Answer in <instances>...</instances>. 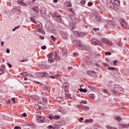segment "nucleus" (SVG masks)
<instances>
[{
	"mask_svg": "<svg viewBox=\"0 0 129 129\" xmlns=\"http://www.w3.org/2000/svg\"><path fill=\"white\" fill-rule=\"evenodd\" d=\"M59 51H55L54 52H50L47 57L49 58L48 62L49 63H52L55 61H60V56L58 55Z\"/></svg>",
	"mask_w": 129,
	"mask_h": 129,
	"instance_id": "nucleus-1",
	"label": "nucleus"
},
{
	"mask_svg": "<svg viewBox=\"0 0 129 129\" xmlns=\"http://www.w3.org/2000/svg\"><path fill=\"white\" fill-rule=\"evenodd\" d=\"M50 16L54 19V20L58 22V23H61L62 22V18L61 17V16L59 15V13L57 12H54V13H50Z\"/></svg>",
	"mask_w": 129,
	"mask_h": 129,
	"instance_id": "nucleus-2",
	"label": "nucleus"
},
{
	"mask_svg": "<svg viewBox=\"0 0 129 129\" xmlns=\"http://www.w3.org/2000/svg\"><path fill=\"white\" fill-rule=\"evenodd\" d=\"M75 43H76V45L77 48H78V49H79V50H87V46L82 45V44L79 42V41L76 40L75 41Z\"/></svg>",
	"mask_w": 129,
	"mask_h": 129,
	"instance_id": "nucleus-3",
	"label": "nucleus"
},
{
	"mask_svg": "<svg viewBox=\"0 0 129 129\" xmlns=\"http://www.w3.org/2000/svg\"><path fill=\"white\" fill-rule=\"evenodd\" d=\"M120 24L122 27H123V28H126L127 26V23H126V21L124 20L123 19H121L119 20Z\"/></svg>",
	"mask_w": 129,
	"mask_h": 129,
	"instance_id": "nucleus-4",
	"label": "nucleus"
},
{
	"mask_svg": "<svg viewBox=\"0 0 129 129\" xmlns=\"http://www.w3.org/2000/svg\"><path fill=\"white\" fill-rule=\"evenodd\" d=\"M38 29L36 30L37 32H38V33H41V34H45V31L43 30V24L42 23L41 24H39L37 26Z\"/></svg>",
	"mask_w": 129,
	"mask_h": 129,
	"instance_id": "nucleus-5",
	"label": "nucleus"
},
{
	"mask_svg": "<svg viewBox=\"0 0 129 129\" xmlns=\"http://www.w3.org/2000/svg\"><path fill=\"white\" fill-rule=\"evenodd\" d=\"M92 43L93 44V45H95V46H100L101 45V41L97 40L95 39H92Z\"/></svg>",
	"mask_w": 129,
	"mask_h": 129,
	"instance_id": "nucleus-6",
	"label": "nucleus"
},
{
	"mask_svg": "<svg viewBox=\"0 0 129 129\" xmlns=\"http://www.w3.org/2000/svg\"><path fill=\"white\" fill-rule=\"evenodd\" d=\"M37 121H39V122L43 123V122H46V119H45V117L44 116H39L37 118Z\"/></svg>",
	"mask_w": 129,
	"mask_h": 129,
	"instance_id": "nucleus-7",
	"label": "nucleus"
},
{
	"mask_svg": "<svg viewBox=\"0 0 129 129\" xmlns=\"http://www.w3.org/2000/svg\"><path fill=\"white\" fill-rule=\"evenodd\" d=\"M120 87V86L118 85L115 86L114 88L111 90L112 92H113V93H117L118 92Z\"/></svg>",
	"mask_w": 129,
	"mask_h": 129,
	"instance_id": "nucleus-8",
	"label": "nucleus"
},
{
	"mask_svg": "<svg viewBox=\"0 0 129 129\" xmlns=\"http://www.w3.org/2000/svg\"><path fill=\"white\" fill-rule=\"evenodd\" d=\"M64 6L66 8H68L70 11H71L72 8H71V3L69 2H66L64 3Z\"/></svg>",
	"mask_w": 129,
	"mask_h": 129,
	"instance_id": "nucleus-9",
	"label": "nucleus"
},
{
	"mask_svg": "<svg viewBox=\"0 0 129 129\" xmlns=\"http://www.w3.org/2000/svg\"><path fill=\"white\" fill-rule=\"evenodd\" d=\"M84 86L82 85L80 86V89H79L78 90L80 91V92H84V93H86L87 92V90L86 89H82Z\"/></svg>",
	"mask_w": 129,
	"mask_h": 129,
	"instance_id": "nucleus-10",
	"label": "nucleus"
},
{
	"mask_svg": "<svg viewBox=\"0 0 129 129\" xmlns=\"http://www.w3.org/2000/svg\"><path fill=\"white\" fill-rule=\"evenodd\" d=\"M74 35H75V36H77V37L82 36V35H83V37H84V36H85V34L84 33H81V34H80L77 31H75L74 32Z\"/></svg>",
	"mask_w": 129,
	"mask_h": 129,
	"instance_id": "nucleus-11",
	"label": "nucleus"
},
{
	"mask_svg": "<svg viewBox=\"0 0 129 129\" xmlns=\"http://www.w3.org/2000/svg\"><path fill=\"white\" fill-rule=\"evenodd\" d=\"M40 14L43 16V15H46V8H42L40 10Z\"/></svg>",
	"mask_w": 129,
	"mask_h": 129,
	"instance_id": "nucleus-12",
	"label": "nucleus"
},
{
	"mask_svg": "<svg viewBox=\"0 0 129 129\" xmlns=\"http://www.w3.org/2000/svg\"><path fill=\"white\" fill-rule=\"evenodd\" d=\"M17 3L19 4V5H20V6H23V7H27V6H28V5L22 1H17Z\"/></svg>",
	"mask_w": 129,
	"mask_h": 129,
	"instance_id": "nucleus-13",
	"label": "nucleus"
},
{
	"mask_svg": "<svg viewBox=\"0 0 129 129\" xmlns=\"http://www.w3.org/2000/svg\"><path fill=\"white\" fill-rule=\"evenodd\" d=\"M56 100L58 101V102H62V101H64V98L58 97L56 98Z\"/></svg>",
	"mask_w": 129,
	"mask_h": 129,
	"instance_id": "nucleus-14",
	"label": "nucleus"
},
{
	"mask_svg": "<svg viewBox=\"0 0 129 129\" xmlns=\"http://www.w3.org/2000/svg\"><path fill=\"white\" fill-rule=\"evenodd\" d=\"M108 24L109 26H110L111 27V28H113V25H114V23L112 21L109 20L108 21Z\"/></svg>",
	"mask_w": 129,
	"mask_h": 129,
	"instance_id": "nucleus-15",
	"label": "nucleus"
},
{
	"mask_svg": "<svg viewBox=\"0 0 129 129\" xmlns=\"http://www.w3.org/2000/svg\"><path fill=\"white\" fill-rule=\"evenodd\" d=\"M36 76L37 77H43V72H37L36 73Z\"/></svg>",
	"mask_w": 129,
	"mask_h": 129,
	"instance_id": "nucleus-16",
	"label": "nucleus"
},
{
	"mask_svg": "<svg viewBox=\"0 0 129 129\" xmlns=\"http://www.w3.org/2000/svg\"><path fill=\"white\" fill-rule=\"evenodd\" d=\"M114 3L117 7H119V6H120V1H119V0H115L114 1Z\"/></svg>",
	"mask_w": 129,
	"mask_h": 129,
	"instance_id": "nucleus-17",
	"label": "nucleus"
},
{
	"mask_svg": "<svg viewBox=\"0 0 129 129\" xmlns=\"http://www.w3.org/2000/svg\"><path fill=\"white\" fill-rule=\"evenodd\" d=\"M34 108L35 109H36V110H39V109H42V108L41 107V106L38 104H35L34 105Z\"/></svg>",
	"mask_w": 129,
	"mask_h": 129,
	"instance_id": "nucleus-18",
	"label": "nucleus"
},
{
	"mask_svg": "<svg viewBox=\"0 0 129 129\" xmlns=\"http://www.w3.org/2000/svg\"><path fill=\"white\" fill-rule=\"evenodd\" d=\"M42 77H46V78H49L50 76L48 74V73L46 72H42Z\"/></svg>",
	"mask_w": 129,
	"mask_h": 129,
	"instance_id": "nucleus-19",
	"label": "nucleus"
},
{
	"mask_svg": "<svg viewBox=\"0 0 129 129\" xmlns=\"http://www.w3.org/2000/svg\"><path fill=\"white\" fill-rule=\"evenodd\" d=\"M14 10H15V12H19V13H21V12H22L21 11V7H16Z\"/></svg>",
	"mask_w": 129,
	"mask_h": 129,
	"instance_id": "nucleus-20",
	"label": "nucleus"
},
{
	"mask_svg": "<svg viewBox=\"0 0 129 129\" xmlns=\"http://www.w3.org/2000/svg\"><path fill=\"white\" fill-rule=\"evenodd\" d=\"M41 67L42 69H49V67L46 64H41Z\"/></svg>",
	"mask_w": 129,
	"mask_h": 129,
	"instance_id": "nucleus-21",
	"label": "nucleus"
},
{
	"mask_svg": "<svg viewBox=\"0 0 129 129\" xmlns=\"http://www.w3.org/2000/svg\"><path fill=\"white\" fill-rule=\"evenodd\" d=\"M123 93V89H122L121 86H120L117 93Z\"/></svg>",
	"mask_w": 129,
	"mask_h": 129,
	"instance_id": "nucleus-22",
	"label": "nucleus"
},
{
	"mask_svg": "<svg viewBox=\"0 0 129 129\" xmlns=\"http://www.w3.org/2000/svg\"><path fill=\"white\" fill-rule=\"evenodd\" d=\"M115 119L116 120H117V121H118V122H120V121H121V118H120V117H119L118 116H115Z\"/></svg>",
	"mask_w": 129,
	"mask_h": 129,
	"instance_id": "nucleus-23",
	"label": "nucleus"
},
{
	"mask_svg": "<svg viewBox=\"0 0 129 129\" xmlns=\"http://www.w3.org/2000/svg\"><path fill=\"white\" fill-rule=\"evenodd\" d=\"M96 21L98 23H99V22H101V17L100 16H97L96 18Z\"/></svg>",
	"mask_w": 129,
	"mask_h": 129,
	"instance_id": "nucleus-24",
	"label": "nucleus"
},
{
	"mask_svg": "<svg viewBox=\"0 0 129 129\" xmlns=\"http://www.w3.org/2000/svg\"><path fill=\"white\" fill-rule=\"evenodd\" d=\"M101 41L104 44H107L108 40L106 39V38H103L101 39Z\"/></svg>",
	"mask_w": 129,
	"mask_h": 129,
	"instance_id": "nucleus-25",
	"label": "nucleus"
},
{
	"mask_svg": "<svg viewBox=\"0 0 129 129\" xmlns=\"http://www.w3.org/2000/svg\"><path fill=\"white\" fill-rule=\"evenodd\" d=\"M110 4L112 5V6H110L109 5H108V7L111 10H113V9H114V7H113V2H112V1H111Z\"/></svg>",
	"mask_w": 129,
	"mask_h": 129,
	"instance_id": "nucleus-26",
	"label": "nucleus"
},
{
	"mask_svg": "<svg viewBox=\"0 0 129 129\" xmlns=\"http://www.w3.org/2000/svg\"><path fill=\"white\" fill-rule=\"evenodd\" d=\"M85 122H90L91 123L93 122V119H86L85 121Z\"/></svg>",
	"mask_w": 129,
	"mask_h": 129,
	"instance_id": "nucleus-27",
	"label": "nucleus"
},
{
	"mask_svg": "<svg viewBox=\"0 0 129 129\" xmlns=\"http://www.w3.org/2000/svg\"><path fill=\"white\" fill-rule=\"evenodd\" d=\"M82 109H83V110H86V111H88V110H89V107L83 105V108Z\"/></svg>",
	"mask_w": 129,
	"mask_h": 129,
	"instance_id": "nucleus-28",
	"label": "nucleus"
},
{
	"mask_svg": "<svg viewBox=\"0 0 129 129\" xmlns=\"http://www.w3.org/2000/svg\"><path fill=\"white\" fill-rule=\"evenodd\" d=\"M62 86L63 88H68L69 87V84L68 83H64Z\"/></svg>",
	"mask_w": 129,
	"mask_h": 129,
	"instance_id": "nucleus-29",
	"label": "nucleus"
},
{
	"mask_svg": "<svg viewBox=\"0 0 129 129\" xmlns=\"http://www.w3.org/2000/svg\"><path fill=\"white\" fill-rule=\"evenodd\" d=\"M59 110L60 112H61V113H65V111H64V110L63 109V108L62 107H59Z\"/></svg>",
	"mask_w": 129,
	"mask_h": 129,
	"instance_id": "nucleus-30",
	"label": "nucleus"
},
{
	"mask_svg": "<svg viewBox=\"0 0 129 129\" xmlns=\"http://www.w3.org/2000/svg\"><path fill=\"white\" fill-rule=\"evenodd\" d=\"M89 97H90V98H93V99H94V98H95V96H94L93 94H89Z\"/></svg>",
	"mask_w": 129,
	"mask_h": 129,
	"instance_id": "nucleus-31",
	"label": "nucleus"
},
{
	"mask_svg": "<svg viewBox=\"0 0 129 129\" xmlns=\"http://www.w3.org/2000/svg\"><path fill=\"white\" fill-rule=\"evenodd\" d=\"M48 118H50V119L52 120L53 119V114H49L48 115H47Z\"/></svg>",
	"mask_w": 129,
	"mask_h": 129,
	"instance_id": "nucleus-32",
	"label": "nucleus"
},
{
	"mask_svg": "<svg viewBox=\"0 0 129 129\" xmlns=\"http://www.w3.org/2000/svg\"><path fill=\"white\" fill-rule=\"evenodd\" d=\"M93 71H89L87 72V75H90V76H92Z\"/></svg>",
	"mask_w": 129,
	"mask_h": 129,
	"instance_id": "nucleus-33",
	"label": "nucleus"
},
{
	"mask_svg": "<svg viewBox=\"0 0 129 129\" xmlns=\"http://www.w3.org/2000/svg\"><path fill=\"white\" fill-rule=\"evenodd\" d=\"M62 37L63 38H64L65 39L67 38V37H68V35L67 33H62Z\"/></svg>",
	"mask_w": 129,
	"mask_h": 129,
	"instance_id": "nucleus-34",
	"label": "nucleus"
},
{
	"mask_svg": "<svg viewBox=\"0 0 129 129\" xmlns=\"http://www.w3.org/2000/svg\"><path fill=\"white\" fill-rule=\"evenodd\" d=\"M21 75H22V76H24L26 77V76H28V73H27L26 72H22L21 73Z\"/></svg>",
	"mask_w": 129,
	"mask_h": 129,
	"instance_id": "nucleus-35",
	"label": "nucleus"
},
{
	"mask_svg": "<svg viewBox=\"0 0 129 129\" xmlns=\"http://www.w3.org/2000/svg\"><path fill=\"white\" fill-rule=\"evenodd\" d=\"M97 75V74L96 73V72L93 71V74L92 75V76L93 77H96Z\"/></svg>",
	"mask_w": 129,
	"mask_h": 129,
	"instance_id": "nucleus-36",
	"label": "nucleus"
},
{
	"mask_svg": "<svg viewBox=\"0 0 129 129\" xmlns=\"http://www.w3.org/2000/svg\"><path fill=\"white\" fill-rule=\"evenodd\" d=\"M50 38H51V40H52V41H53V42H55V41H56V37H54V36L51 35V36H50Z\"/></svg>",
	"mask_w": 129,
	"mask_h": 129,
	"instance_id": "nucleus-37",
	"label": "nucleus"
},
{
	"mask_svg": "<svg viewBox=\"0 0 129 129\" xmlns=\"http://www.w3.org/2000/svg\"><path fill=\"white\" fill-rule=\"evenodd\" d=\"M30 20L32 22V23H36V19H35V18H34V17H31Z\"/></svg>",
	"mask_w": 129,
	"mask_h": 129,
	"instance_id": "nucleus-38",
	"label": "nucleus"
},
{
	"mask_svg": "<svg viewBox=\"0 0 129 129\" xmlns=\"http://www.w3.org/2000/svg\"><path fill=\"white\" fill-rule=\"evenodd\" d=\"M18 29H20V26H16L13 29V32H15L16 31V30H18Z\"/></svg>",
	"mask_w": 129,
	"mask_h": 129,
	"instance_id": "nucleus-39",
	"label": "nucleus"
},
{
	"mask_svg": "<svg viewBox=\"0 0 129 129\" xmlns=\"http://www.w3.org/2000/svg\"><path fill=\"white\" fill-rule=\"evenodd\" d=\"M5 72V69L0 68V74H3Z\"/></svg>",
	"mask_w": 129,
	"mask_h": 129,
	"instance_id": "nucleus-40",
	"label": "nucleus"
},
{
	"mask_svg": "<svg viewBox=\"0 0 129 129\" xmlns=\"http://www.w3.org/2000/svg\"><path fill=\"white\" fill-rule=\"evenodd\" d=\"M107 44L108 45H109V46H112V42H111V41H110V40H108Z\"/></svg>",
	"mask_w": 129,
	"mask_h": 129,
	"instance_id": "nucleus-41",
	"label": "nucleus"
},
{
	"mask_svg": "<svg viewBox=\"0 0 129 129\" xmlns=\"http://www.w3.org/2000/svg\"><path fill=\"white\" fill-rule=\"evenodd\" d=\"M80 104H87V101H82L81 102H80Z\"/></svg>",
	"mask_w": 129,
	"mask_h": 129,
	"instance_id": "nucleus-42",
	"label": "nucleus"
},
{
	"mask_svg": "<svg viewBox=\"0 0 129 129\" xmlns=\"http://www.w3.org/2000/svg\"><path fill=\"white\" fill-rule=\"evenodd\" d=\"M33 98H34V99H39V96H36V95H33L32 96Z\"/></svg>",
	"mask_w": 129,
	"mask_h": 129,
	"instance_id": "nucleus-43",
	"label": "nucleus"
},
{
	"mask_svg": "<svg viewBox=\"0 0 129 129\" xmlns=\"http://www.w3.org/2000/svg\"><path fill=\"white\" fill-rule=\"evenodd\" d=\"M43 101L44 103H48V100H47L46 99V98H44L43 99Z\"/></svg>",
	"mask_w": 129,
	"mask_h": 129,
	"instance_id": "nucleus-44",
	"label": "nucleus"
},
{
	"mask_svg": "<svg viewBox=\"0 0 129 129\" xmlns=\"http://www.w3.org/2000/svg\"><path fill=\"white\" fill-rule=\"evenodd\" d=\"M77 107L78 108H81V109H83V105H78Z\"/></svg>",
	"mask_w": 129,
	"mask_h": 129,
	"instance_id": "nucleus-45",
	"label": "nucleus"
},
{
	"mask_svg": "<svg viewBox=\"0 0 129 129\" xmlns=\"http://www.w3.org/2000/svg\"><path fill=\"white\" fill-rule=\"evenodd\" d=\"M53 118L54 119H60V116H54V117H53Z\"/></svg>",
	"mask_w": 129,
	"mask_h": 129,
	"instance_id": "nucleus-46",
	"label": "nucleus"
},
{
	"mask_svg": "<svg viewBox=\"0 0 129 129\" xmlns=\"http://www.w3.org/2000/svg\"><path fill=\"white\" fill-rule=\"evenodd\" d=\"M65 95L67 97H69V98H70L71 99H72V97H71L70 96V95H69V94H67V93H66L65 94Z\"/></svg>",
	"mask_w": 129,
	"mask_h": 129,
	"instance_id": "nucleus-47",
	"label": "nucleus"
},
{
	"mask_svg": "<svg viewBox=\"0 0 129 129\" xmlns=\"http://www.w3.org/2000/svg\"><path fill=\"white\" fill-rule=\"evenodd\" d=\"M12 102V100H7L6 101V103H8V104H10Z\"/></svg>",
	"mask_w": 129,
	"mask_h": 129,
	"instance_id": "nucleus-48",
	"label": "nucleus"
},
{
	"mask_svg": "<svg viewBox=\"0 0 129 129\" xmlns=\"http://www.w3.org/2000/svg\"><path fill=\"white\" fill-rule=\"evenodd\" d=\"M105 54L106 56H107L108 55H111V52H106Z\"/></svg>",
	"mask_w": 129,
	"mask_h": 129,
	"instance_id": "nucleus-49",
	"label": "nucleus"
},
{
	"mask_svg": "<svg viewBox=\"0 0 129 129\" xmlns=\"http://www.w3.org/2000/svg\"><path fill=\"white\" fill-rule=\"evenodd\" d=\"M21 116H24V117H26L27 116V113H24L23 114H21Z\"/></svg>",
	"mask_w": 129,
	"mask_h": 129,
	"instance_id": "nucleus-50",
	"label": "nucleus"
},
{
	"mask_svg": "<svg viewBox=\"0 0 129 129\" xmlns=\"http://www.w3.org/2000/svg\"><path fill=\"white\" fill-rule=\"evenodd\" d=\"M7 65L8 66V67H9V68H12V67H13V66L12 65V64L10 63H8Z\"/></svg>",
	"mask_w": 129,
	"mask_h": 129,
	"instance_id": "nucleus-51",
	"label": "nucleus"
},
{
	"mask_svg": "<svg viewBox=\"0 0 129 129\" xmlns=\"http://www.w3.org/2000/svg\"><path fill=\"white\" fill-rule=\"evenodd\" d=\"M109 70H115V68H112V67H109L108 68Z\"/></svg>",
	"mask_w": 129,
	"mask_h": 129,
	"instance_id": "nucleus-52",
	"label": "nucleus"
},
{
	"mask_svg": "<svg viewBox=\"0 0 129 129\" xmlns=\"http://www.w3.org/2000/svg\"><path fill=\"white\" fill-rule=\"evenodd\" d=\"M50 78H51L52 79H56V78H57V77L55 76H51L50 77Z\"/></svg>",
	"mask_w": 129,
	"mask_h": 129,
	"instance_id": "nucleus-53",
	"label": "nucleus"
},
{
	"mask_svg": "<svg viewBox=\"0 0 129 129\" xmlns=\"http://www.w3.org/2000/svg\"><path fill=\"white\" fill-rule=\"evenodd\" d=\"M92 5H93V4H92V2H89V3H88V6L89 7H91V6H92Z\"/></svg>",
	"mask_w": 129,
	"mask_h": 129,
	"instance_id": "nucleus-54",
	"label": "nucleus"
},
{
	"mask_svg": "<svg viewBox=\"0 0 129 129\" xmlns=\"http://www.w3.org/2000/svg\"><path fill=\"white\" fill-rule=\"evenodd\" d=\"M46 48H47V47H46V46H45V45L41 46V49L42 50H45Z\"/></svg>",
	"mask_w": 129,
	"mask_h": 129,
	"instance_id": "nucleus-55",
	"label": "nucleus"
},
{
	"mask_svg": "<svg viewBox=\"0 0 129 129\" xmlns=\"http://www.w3.org/2000/svg\"><path fill=\"white\" fill-rule=\"evenodd\" d=\"M21 126H16L14 127V129H21Z\"/></svg>",
	"mask_w": 129,
	"mask_h": 129,
	"instance_id": "nucleus-56",
	"label": "nucleus"
},
{
	"mask_svg": "<svg viewBox=\"0 0 129 129\" xmlns=\"http://www.w3.org/2000/svg\"><path fill=\"white\" fill-rule=\"evenodd\" d=\"M74 24H70L71 29H74Z\"/></svg>",
	"mask_w": 129,
	"mask_h": 129,
	"instance_id": "nucleus-57",
	"label": "nucleus"
},
{
	"mask_svg": "<svg viewBox=\"0 0 129 129\" xmlns=\"http://www.w3.org/2000/svg\"><path fill=\"white\" fill-rule=\"evenodd\" d=\"M43 90H44V91H46V90H48V87H44L43 88Z\"/></svg>",
	"mask_w": 129,
	"mask_h": 129,
	"instance_id": "nucleus-58",
	"label": "nucleus"
},
{
	"mask_svg": "<svg viewBox=\"0 0 129 129\" xmlns=\"http://www.w3.org/2000/svg\"><path fill=\"white\" fill-rule=\"evenodd\" d=\"M72 69H73V68H72V67H69V68H68V70L69 72V71H70L71 70H72Z\"/></svg>",
	"mask_w": 129,
	"mask_h": 129,
	"instance_id": "nucleus-59",
	"label": "nucleus"
},
{
	"mask_svg": "<svg viewBox=\"0 0 129 129\" xmlns=\"http://www.w3.org/2000/svg\"><path fill=\"white\" fill-rule=\"evenodd\" d=\"M27 61H28V59H24L23 60H20L21 62H27Z\"/></svg>",
	"mask_w": 129,
	"mask_h": 129,
	"instance_id": "nucleus-60",
	"label": "nucleus"
},
{
	"mask_svg": "<svg viewBox=\"0 0 129 129\" xmlns=\"http://www.w3.org/2000/svg\"><path fill=\"white\" fill-rule=\"evenodd\" d=\"M85 1H81V4H82V5H85Z\"/></svg>",
	"mask_w": 129,
	"mask_h": 129,
	"instance_id": "nucleus-61",
	"label": "nucleus"
},
{
	"mask_svg": "<svg viewBox=\"0 0 129 129\" xmlns=\"http://www.w3.org/2000/svg\"><path fill=\"white\" fill-rule=\"evenodd\" d=\"M83 119H84V118L83 117H81L79 119V121H82L83 120Z\"/></svg>",
	"mask_w": 129,
	"mask_h": 129,
	"instance_id": "nucleus-62",
	"label": "nucleus"
},
{
	"mask_svg": "<svg viewBox=\"0 0 129 129\" xmlns=\"http://www.w3.org/2000/svg\"><path fill=\"white\" fill-rule=\"evenodd\" d=\"M10 49H7L6 50V53H7L8 54H10Z\"/></svg>",
	"mask_w": 129,
	"mask_h": 129,
	"instance_id": "nucleus-63",
	"label": "nucleus"
},
{
	"mask_svg": "<svg viewBox=\"0 0 129 129\" xmlns=\"http://www.w3.org/2000/svg\"><path fill=\"white\" fill-rule=\"evenodd\" d=\"M117 63V60H114L113 62V65L116 66Z\"/></svg>",
	"mask_w": 129,
	"mask_h": 129,
	"instance_id": "nucleus-64",
	"label": "nucleus"
}]
</instances>
